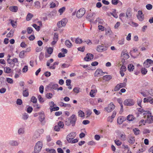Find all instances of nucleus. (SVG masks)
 <instances>
[{"label":"nucleus","mask_w":153,"mask_h":153,"mask_svg":"<svg viewBox=\"0 0 153 153\" xmlns=\"http://www.w3.org/2000/svg\"><path fill=\"white\" fill-rule=\"evenodd\" d=\"M114 142L118 146H120L122 144V142L118 140H114Z\"/></svg>","instance_id":"48"},{"label":"nucleus","mask_w":153,"mask_h":153,"mask_svg":"<svg viewBox=\"0 0 153 153\" xmlns=\"http://www.w3.org/2000/svg\"><path fill=\"white\" fill-rule=\"evenodd\" d=\"M92 88H93L90 92V96L93 97H94V94L97 92V90L96 88V86L95 85H93L92 86Z\"/></svg>","instance_id":"14"},{"label":"nucleus","mask_w":153,"mask_h":153,"mask_svg":"<svg viewBox=\"0 0 153 153\" xmlns=\"http://www.w3.org/2000/svg\"><path fill=\"white\" fill-rule=\"evenodd\" d=\"M147 72V69L144 68H142V69H141V73L145 75L146 74Z\"/></svg>","instance_id":"45"},{"label":"nucleus","mask_w":153,"mask_h":153,"mask_svg":"<svg viewBox=\"0 0 153 153\" xmlns=\"http://www.w3.org/2000/svg\"><path fill=\"white\" fill-rule=\"evenodd\" d=\"M134 69V66L132 64H130L128 66V69L129 71H132Z\"/></svg>","instance_id":"26"},{"label":"nucleus","mask_w":153,"mask_h":153,"mask_svg":"<svg viewBox=\"0 0 153 153\" xmlns=\"http://www.w3.org/2000/svg\"><path fill=\"white\" fill-rule=\"evenodd\" d=\"M8 83L10 84H12L13 82V81L12 79L7 78L6 79Z\"/></svg>","instance_id":"51"},{"label":"nucleus","mask_w":153,"mask_h":153,"mask_svg":"<svg viewBox=\"0 0 153 153\" xmlns=\"http://www.w3.org/2000/svg\"><path fill=\"white\" fill-rule=\"evenodd\" d=\"M10 9L11 11L16 12L17 11L18 8L17 6H11L10 7Z\"/></svg>","instance_id":"22"},{"label":"nucleus","mask_w":153,"mask_h":153,"mask_svg":"<svg viewBox=\"0 0 153 153\" xmlns=\"http://www.w3.org/2000/svg\"><path fill=\"white\" fill-rule=\"evenodd\" d=\"M16 22H14L13 20H11L10 21V23L12 26L13 27H16Z\"/></svg>","instance_id":"50"},{"label":"nucleus","mask_w":153,"mask_h":153,"mask_svg":"<svg viewBox=\"0 0 153 153\" xmlns=\"http://www.w3.org/2000/svg\"><path fill=\"white\" fill-rule=\"evenodd\" d=\"M38 98L39 99V101L40 102H44L43 99L42 97L40 95H39L38 96Z\"/></svg>","instance_id":"63"},{"label":"nucleus","mask_w":153,"mask_h":153,"mask_svg":"<svg viewBox=\"0 0 153 153\" xmlns=\"http://www.w3.org/2000/svg\"><path fill=\"white\" fill-rule=\"evenodd\" d=\"M39 120L41 122H42L45 118L44 113L43 111H42L39 113Z\"/></svg>","instance_id":"17"},{"label":"nucleus","mask_w":153,"mask_h":153,"mask_svg":"<svg viewBox=\"0 0 153 153\" xmlns=\"http://www.w3.org/2000/svg\"><path fill=\"white\" fill-rule=\"evenodd\" d=\"M10 144L13 146H17L18 145V142L15 141H11L10 142Z\"/></svg>","instance_id":"40"},{"label":"nucleus","mask_w":153,"mask_h":153,"mask_svg":"<svg viewBox=\"0 0 153 153\" xmlns=\"http://www.w3.org/2000/svg\"><path fill=\"white\" fill-rule=\"evenodd\" d=\"M7 62L8 63L10 64H13V65H15L13 63L12 59H11L9 58H8L7 59Z\"/></svg>","instance_id":"62"},{"label":"nucleus","mask_w":153,"mask_h":153,"mask_svg":"<svg viewBox=\"0 0 153 153\" xmlns=\"http://www.w3.org/2000/svg\"><path fill=\"white\" fill-rule=\"evenodd\" d=\"M131 9L129 8L126 11V17L127 18L130 17L131 16Z\"/></svg>","instance_id":"20"},{"label":"nucleus","mask_w":153,"mask_h":153,"mask_svg":"<svg viewBox=\"0 0 153 153\" xmlns=\"http://www.w3.org/2000/svg\"><path fill=\"white\" fill-rule=\"evenodd\" d=\"M69 119L70 120V122L71 123L72 126H74L76 119L75 115L74 114L72 115Z\"/></svg>","instance_id":"12"},{"label":"nucleus","mask_w":153,"mask_h":153,"mask_svg":"<svg viewBox=\"0 0 153 153\" xmlns=\"http://www.w3.org/2000/svg\"><path fill=\"white\" fill-rule=\"evenodd\" d=\"M122 66H121L120 70L122 71H125L126 70V68L125 66H124L123 65H122Z\"/></svg>","instance_id":"60"},{"label":"nucleus","mask_w":153,"mask_h":153,"mask_svg":"<svg viewBox=\"0 0 153 153\" xmlns=\"http://www.w3.org/2000/svg\"><path fill=\"white\" fill-rule=\"evenodd\" d=\"M58 36L57 33H55L54 35L53 40H54L58 41Z\"/></svg>","instance_id":"47"},{"label":"nucleus","mask_w":153,"mask_h":153,"mask_svg":"<svg viewBox=\"0 0 153 153\" xmlns=\"http://www.w3.org/2000/svg\"><path fill=\"white\" fill-rule=\"evenodd\" d=\"M120 136L122 140L124 141L126 140V135L123 132L122 133H120Z\"/></svg>","instance_id":"24"},{"label":"nucleus","mask_w":153,"mask_h":153,"mask_svg":"<svg viewBox=\"0 0 153 153\" xmlns=\"http://www.w3.org/2000/svg\"><path fill=\"white\" fill-rule=\"evenodd\" d=\"M134 102L132 99H128L125 100L123 104L125 105L128 106H131L134 104Z\"/></svg>","instance_id":"9"},{"label":"nucleus","mask_w":153,"mask_h":153,"mask_svg":"<svg viewBox=\"0 0 153 153\" xmlns=\"http://www.w3.org/2000/svg\"><path fill=\"white\" fill-rule=\"evenodd\" d=\"M78 113L79 117H82L84 116V113L82 111H79Z\"/></svg>","instance_id":"43"},{"label":"nucleus","mask_w":153,"mask_h":153,"mask_svg":"<svg viewBox=\"0 0 153 153\" xmlns=\"http://www.w3.org/2000/svg\"><path fill=\"white\" fill-rule=\"evenodd\" d=\"M53 97V94L51 93H47L46 95V97L48 99H51Z\"/></svg>","instance_id":"46"},{"label":"nucleus","mask_w":153,"mask_h":153,"mask_svg":"<svg viewBox=\"0 0 153 153\" xmlns=\"http://www.w3.org/2000/svg\"><path fill=\"white\" fill-rule=\"evenodd\" d=\"M4 71L7 73H9L11 72V69L9 67H5L4 68Z\"/></svg>","instance_id":"34"},{"label":"nucleus","mask_w":153,"mask_h":153,"mask_svg":"<svg viewBox=\"0 0 153 153\" xmlns=\"http://www.w3.org/2000/svg\"><path fill=\"white\" fill-rule=\"evenodd\" d=\"M44 86L43 85H41L39 88V91L41 94H42L43 93L44 91Z\"/></svg>","instance_id":"56"},{"label":"nucleus","mask_w":153,"mask_h":153,"mask_svg":"<svg viewBox=\"0 0 153 153\" xmlns=\"http://www.w3.org/2000/svg\"><path fill=\"white\" fill-rule=\"evenodd\" d=\"M64 126L63 123L61 121H59L58 123V125L55 126L54 129L56 131H59L60 128H63Z\"/></svg>","instance_id":"7"},{"label":"nucleus","mask_w":153,"mask_h":153,"mask_svg":"<svg viewBox=\"0 0 153 153\" xmlns=\"http://www.w3.org/2000/svg\"><path fill=\"white\" fill-rule=\"evenodd\" d=\"M46 150L47 152L50 153H56L55 150L53 149H46Z\"/></svg>","instance_id":"36"},{"label":"nucleus","mask_w":153,"mask_h":153,"mask_svg":"<svg viewBox=\"0 0 153 153\" xmlns=\"http://www.w3.org/2000/svg\"><path fill=\"white\" fill-rule=\"evenodd\" d=\"M94 57V55L91 53H87L86 56L84 58V59L85 61H88L92 59Z\"/></svg>","instance_id":"15"},{"label":"nucleus","mask_w":153,"mask_h":153,"mask_svg":"<svg viewBox=\"0 0 153 153\" xmlns=\"http://www.w3.org/2000/svg\"><path fill=\"white\" fill-rule=\"evenodd\" d=\"M14 32L12 30H10V32L7 34V37H12L13 35Z\"/></svg>","instance_id":"29"},{"label":"nucleus","mask_w":153,"mask_h":153,"mask_svg":"<svg viewBox=\"0 0 153 153\" xmlns=\"http://www.w3.org/2000/svg\"><path fill=\"white\" fill-rule=\"evenodd\" d=\"M108 74L107 72H103L102 70L100 69H97L94 73L95 76H100L103 75V74Z\"/></svg>","instance_id":"10"},{"label":"nucleus","mask_w":153,"mask_h":153,"mask_svg":"<svg viewBox=\"0 0 153 153\" xmlns=\"http://www.w3.org/2000/svg\"><path fill=\"white\" fill-rule=\"evenodd\" d=\"M112 33V31L110 29H108L107 31H106V35H111Z\"/></svg>","instance_id":"61"},{"label":"nucleus","mask_w":153,"mask_h":153,"mask_svg":"<svg viewBox=\"0 0 153 153\" xmlns=\"http://www.w3.org/2000/svg\"><path fill=\"white\" fill-rule=\"evenodd\" d=\"M126 118L123 117H120L118 118L117 120V122L118 124L120 125L125 120Z\"/></svg>","instance_id":"16"},{"label":"nucleus","mask_w":153,"mask_h":153,"mask_svg":"<svg viewBox=\"0 0 153 153\" xmlns=\"http://www.w3.org/2000/svg\"><path fill=\"white\" fill-rule=\"evenodd\" d=\"M121 88L119 84H117L114 88L115 91H118Z\"/></svg>","instance_id":"55"},{"label":"nucleus","mask_w":153,"mask_h":153,"mask_svg":"<svg viewBox=\"0 0 153 153\" xmlns=\"http://www.w3.org/2000/svg\"><path fill=\"white\" fill-rule=\"evenodd\" d=\"M134 118L132 115H129L127 117V120L129 121H131L133 120Z\"/></svg>","instance_id":"31"},{"label":"nucleus","mask_w":153,"mask_h":153,"mask_svg":"<svg viewBox=\"0 0 153 153\" xmlns=\"http://www.w3.org/2000/svg\"><path fill=\"white\" fill-rule=\"evenodd\" d=\"M79 88L77 87H75L73 89V91L76 93H78L79 92Z\"/></svg>","instance_id":"58"},{"label":"nucleus","mask_w":153,"mask_h":153,"mask_svg":"<svg viewBox=\"0 0 153 153\" xmlns=\"http://www.w3.org/2000/svg\"><path fill=\"white\" fill-rule=\"evenodd\" d=\"M53 48L51 47L48 48L47 49L48 53L49 54H51L53 51Z\"/></svg>","instance_id":"35"},{"label":"nucleus","mask_w":153,"mask_h":153,"mask_svg":"<svg viewBox=\"0 0 153 153\" xmlns=\"http://www.w3.org/2000/svg\"><path fill=\"white\" fill-rule=\"evenodd\" d=\"M25 52L24 51H21L19 54V57L21 58H24Z\"/></svg>","instance_id":"33"},{"label":"nucleus","mask_w":153,"mask_h":153,"mask_svg":"<svg viewBox=\"0 0 153 153\" xmlns=\"http://www.w3.org/2000/svg\"><path fill=\"white\" fill-rule=\"evenodd\" d=\"M59 108L58 107H54L52 108H50V110L51 112L53 111H58L59 110Z\"/></svg>","instance_id":"49"},{"label":"nucleus","mask_w":153,"mask_h":153,"mask_svg":"<svg viewBox=\"0 0 153 153\" xmlns=\"http://www.w3.org/2000/svg\"><path fill=\"white\" fill-rule=\"evenodd\" d=\"M35 6L37 8H39L40 7V4L39 1H37L35 2Z\"/></svg>","instance_id":"44"},{"label":"nucleus","mask_w":153,"mask_h":153,"mask_svg":"<svg viewBox=\"0 0 153 153\" xmlns=\"http://www.w3.org/2000/svg\"><path fill=\"white\" fill-rule=\"evenodd\" d=\"M33 15L32 14L28 13L27 16L26 20L27 21H29L33 17Z\"/></svg>","instance_id":"28"},{"label":"nucleus","mask_w":153,"mask_h":153,"mask_svg":"<svg viewBox=\"0 0 153 153\" xmlns=\"http://www.w3.org/2000/svg\"><path fill=\"white\" fill-rule=\"evenodd\" d=\"M138 19L140 21H142L144 19V15L143 14L142 11L139 10L138 12V15H137Z\"/></svg>","instance_id":"11"},{"label":"nucleus","mask_w":153,"mask_h":153,"mask_svg":"<svg viewBox=\"0 0 153 153\" xmlns=\"http://www.w3.org/2000/svg\"><path fill=\"white\" fill-rule=\"evenodd\" d=\"M33 26L37 30L39 31L40 29V27L39 26H37L36 24H33Z\"/></svg>","instance_id":"53"},{"label":"nucleus","mask_w":153,"mask_h":153,"mask_svg":"<svg viewBox=\"0 0 153 153\" xmlns=\"http://www.w3.org/2000/svg\"><path fill=\"white\" fill-rule=\"evenodd\" d=\"M23 95L25 97H27L29 95V92L27 89H26L22 92Z\"/></svg>","instance_id":"25"},{"label":"nucleus","mask_w":153,"mask_h":153,"mask_svg":"<svg viewBox=\"0 0 153 153\" xmlns=\"http://www.w3.org/2000/svg\"><path fill=\"white\" fill-rule=\"evenodd\" d=\"M106 50L107 48L102 45H98L97 48V51L99 52H102Z\"/></svg>","instance_id":"13"},{"label":"nucleus","mask_w":153,"mask_h":153,"mask_svg":"<svg viewBox=\"0 0 153 153\" xmlns=\"http://www.w3.org/2000/svg\"><path fill=\"white\" fill-rule=\"evenodd\" d=\"M48 87L49 88L53 89L54 90H57V88L59 86L57 84H54L52 85V84H50L48 85Z\"/></svg>","instance_id":"19"},{"label":"nucleus","mask_w":153,"mask_h":153,"mask_svg":"<svg viewBox=\"0 0 153 153\" xmlns=\"http://www.w3.org/2000/svg\"><path fill=\"white\" fill-rule=\"evenodd\" d=\"M28 117L29 116L28 114L25 113L23 115V119L24 120H26L28 119Z\"/></svg>","instance_id":"41"},{"label":"nucleus","mask_w":153,"mask_h":153,"mask_svg":"<svg viewBox=\"0 0 153 153\" xmlns=\"http://www.w3.org/2000/svg\"><path fill=\"white\" fill-rule=\"evenodd\" d=\"M85 10L84 8H81L78 10L76 13L77 17L80 18L82 17L85 14Z\"/></svg>","instance_id":"4"},{"label":"nucleus","mask_w":153,"mask_h":153,"mask_svg":"<svg viewBox=\"0 0 153 153\" xmlns=\"http://www.w3.org/2000/svg\"><path fill=\"white\" fill-rule=\"evenodd\" d=\"M135 141L134 137L131 136H129L128 137V142L131 144L134 143Z\"/></svg>","instance_id":"18"},{"label":"nucleus","mask_w":153,"mask_h":153,"mask_svg":"<svg viewBox=\"0 0 153 153\" xmlns=\"http://www.w3.org/2000/svg\"><path fill=\"white\" fill-rule=\"evenodd\" d=\"M16 103L18 105H21L22 104V100L20 99H19L17 100Z\"/></svg>","instance_id":"64"},{"label":"nucleus","mask_w":153,"mask_h":153,"mask_svg":"<svg viewBox=\"0 0 153 153\" xmlns=\"http://www.w3.org/2000/svg\"><path fill=\"white\" fill-rule=\"evenodd\" d=\"M146 9L148 10H150L152 8V6L150 4H147L146 6Z\"/></svg>","instance_id":"54"},{"label":"nucleus","mask_w":153,"mask_h":153,"mask_svg":"<svg viewBox=\"0 0 153 153\" xmlns=\"http://www.w3.org/2000/svg\"><path fill=\"white\" fill-rule=\"evenodd\" d=\"M121 56L126 59H127L129 57V56L128 54L124 52H122Z\"/></svg>","instance_id":"21"},{"label":"nucleus","mask_w":153,"mask_h":153,"mask_svg":"<svg viewBox=\"0 0 153 153\" xmlns=\"http://www.w3.org/2000/svg\"><path fill=\"white\" fill-rule=\"evenodd\" d=\"M42 146V142L38 141L34 147V152L35 153H39L41 151Z\"/></svg>","instance_id":"2"},{"label":"nucleus","mask_w":153,"mask_h":153,"mask_svg":"<svg viewBox=\"0 0 153 153\" xmlns=\"http://www.w3.org/2000/svg\"><path fill=\"white\" fill-rule=\"evenodd\" d=\"M124 17H126V16L124 13H122L120 14L119 18L122 21H123V19H124L123 18Z\"/></svg>","instance_id":"42"},{"label":"nucleus","mask_w":153,"mask_h":153,"mask_svg":"<svg viewBox=\"0 0 153 153\" xmlns=\"http://www.w3.org/2000/svg\"><path fill=\"white\" fill-rule=\"evenodd\" d=\"M82 42V41L81 39L79 38H77L75 40V43L77 44H80Z\"/></svg>","instance_id":"32"},{"label":"nucleus","mask_w":153,"mask_h":153,"mask_svg":"<svg viewBox=\"0 0 153 153\" xmlns=\"http://www.w3.org/2000/svg\"><path fill=\"white\" fill-rule=\"evenodd\" d=\"M65 45L68 48H71L72 46V43L69 40H66L65 41Z\"/></svg>","instance_id":"23"},{"label":"nucleus","mask_w":153,"mask_h":153,"mask_svg":"<svg viewBox=\"0 0 153 153\" xmlns=\"http://www.w3.org/2000/svg\"><path fill=\"white\" fill-rule=\"evenodd\" d=\"M115 106L112 102L109 104L108 107L104 108L105 110L108 112H110L112 111L115 108Z\"/></svg>","instance_id":"5"},{"label":"nucleus","mask_w":153,"mask_h":153,"mask_svg":"<svg viewBox=\"0 0 153 153\" xmlns=\"http://www.w3.org/2000/svg\"><path fill=\"white\" fill-rule=\"evenodd\" d=\"M119 2L118 0H112L111 3L114 5H117Z\"/></svg>","instance_id":"59"},{"label":"nucleus","mask_w":153,"mask_h":153,"mask_svg":"<svg viewBox=\"0 0 153 153\" xmlns=\"http://www.w3.org/2000/svg\"><path fill=\"white\" fill-rule=\"evenodd\" d=\"M112 78V76L109 75H105L103 76V79L106 81L109 80Z\"/></svg>","instance_id":"27"},{"label":"nucleus","mask_w":153,"mask_h":153,"mask_svg":"<svg viewBox=\"0 0 153 153\" xmlns=\"http://www.w3.org/2000/svg\"><path fill=\"white\" fill-rule=\"evenodd\" d=\"M33 109V108L32 107H29L27 108V111L28 113H30L32 111Z\"/></svg>","instance_id":"57"},{"label":"nucleus","mask_w":153,"mask_h":153,"mask_svg":"<svg viewBox=\"0 0 153 153\" xmlns=\"http://www.w3.org/2000/svg\"><path fill=\"white\" fill-rule=\"evenodd\" d=\"M24 133V130L23 128H19L18 131V133L19 134H22Z\"/></svg>","instance_id":"38"},{"label":"nucleus","mask_w":153,"mask_h":153,"mask_svg":"<svg viewBox=\"0 0 153 153\" xmlns=\"http://www.w3.org/2000/svg\"><path fill=\"white\" fill-rule=\"evenodd\" d=\"M153 64V61L151 59H148L143 63V65L145 67L148 68L151 65Z\"/></svg>","instance_id":"8"},{"label":"nucleus","mask_w":153,"mask_h":153,"mask_svg":"<svg viewBox=\"0 0 153 153\" xmlns=\"http://www.w3.org/2000/svg\"><path fill=\"white\" fill-rule=\"evenodd\" d=\"M138 111L141 113H143L144 115V118H146V123L151 124L153 123V116L151 115V113L149 111H144L141 108H139L138 110Z\"/></svg>","instance_id":"1"},{"label":"nucleus","mask_w":153,"mask_h":153,"mask_svg":"<svg viewBox=\"0 0 153 153\" xmlns=\"http://www.w3.org/2000/svg\"><path fill=\"white\" fill-rule=\"evenodd\" d=\"M76 136V133L74 132H72L69 134L67 136V141L71 143V140L73 139Z\"/></svg>","instance_id":"6"},{"label":"nucleus","mask_w":153,"mask_h":153,"mask_svg":"<svg viewBox=\"0 0 153 153\" xmlns=\"http://www.w3.org/2000/svg\"><path fill=\"white\" fill-rule=\"evenodd\" d=\"M28 70V67L27 66L25 65L24 66L22 69V71L24 73L26 72Z\"/></svg>","instance_id":"52"},{"label":"nucleus","mask_w":153,"mask_h":153,"mask_svg":"<svg viewBox=\"0 0 153 153\" xmlns=\"http://www.w3.org/2000/svg\"><path fill=\"white\" fill-rule=\"evenodd\" d=\"M133 131L134 132V134L136 135L139 134L140 131L139 129L137 128H134L133 129Z\"/></svg>","instance_id":"37"},{"label":"nucleus","mask_w":153,"mask_h":153,"mask_svg":"<svg viewBox=\"0 0 153 153\" xmlns=\"http://www.w3.org/2000/svg\"><path fill=\"white\" fill-rule=\"evenodd\" d=\"M65 7H62L59 10L58 12L60 13V15H61L62 13L65 11Z\"/></svg>","instance_id":"30"},{"label":"nucleus","mask_w":153,"mask_h":153,"mask_svg":"<svg viewBox=\"0 0 153 153\" xmlns=\"http://www.w3.org/2000/svg\"><path fill=\"white\" fill-rule=\"evenodd\" d=\"M31 101L33 103H35L37 102V99L34 96H33L31 98Z\"/></svg>","instance_id":"39"},{"label":"nucleus","mask_w":153,"mask_h":153,"mask_svg":"<svg viewBox=\"0 0 153 153\" xmlns=\"http://www.w3.org/2000/svg\"><path fill=\"white\" fill-rule=\"evenodd\" d=\"M67 22L68 19L66 18H63L61 21L58 22L57 24V26L59 28L64 27L65 26Z\"/></svg>","instance_id":"3"}]
</instances>
